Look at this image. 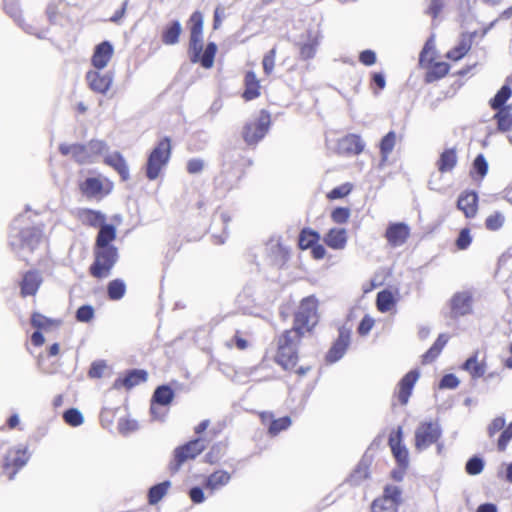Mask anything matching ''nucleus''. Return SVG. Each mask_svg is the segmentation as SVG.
Wrapping results in <instances>:
<instances>
[{"mask_svg":"<svg viewBox=\"0 0 512 512\" xmlns=\"http://www.w3.org/2000/svg\"><path fill=\"white\" fill-rule=\"evenodd\" d=\"M478 196L474 191L462 193L457 201V207L467 218H472L477 212Z\"/></svg>","mask_w":512,"mask_h":512,"instance_id":"19","label":"nucleus"},{"mask_svg":"<svg viewBox=\"0 0 512 512\" xmlns=\"http://www.w3.org/2000/svg\"><path fill=\"white\" fill-rule=\"evenodd\" d=\"M456 163L457 155L455 149H446L441 153L437 161L438 170L441 173L450 172L456 166Z\"/></svg>","mask_w":512,"mask_h":512,"instance_id":"27","label":"nucleus"},{"mask_svg":"<svg viewBox=\"0 0 512 512\" xmlns=\"http://www.w3.org/2000/svg\"><path fill=\"white\" fill-rule=\"evenodd\" d=\"M116 238V228L112 224L105 223L99 228L95 247L113 246L111 242Z\"/></svg>","mask_w":512,"mask_h":512,"instance_id":"26","label":"nucleus"},{"mask_svg":"<svg viewBox=\"0 0 512 512\" xmlns=\"http://www.w3.org/2000/svg\"><path fill=\"white\" fill-rule=\"evenodd\" d=\"M505 222V217L501 212H495L486 218L485 226L490 231L499 230Z\"/></svg>","mask_w":512,"mask_h":512,"instance_id":"49","label":"nucleus"},{"mask_svg":"<svg viewBox=\"0 0 512 512\" xmlns=\"http://www.w3.org/2000/svg\"><path fill=\"white\" fill-rule=\"evenodd\" d=\"M302 335L297 330H286L278 340L276 362L285 370L293 369L298 361V345Z\"/></svg>","mask_w":512,"mask_h":512,"instance_id":"3","label":"nucleus"},{"mask_svg":"<svg viewBox=\"0 0 512 512\" xmlns=\"http://www.w3.org/2000/svg\"><path fill=\"white\" fill-rule=\"evenodd\" d=\"M474 170L481 176L484 177L488 172V163L482 154H479L473 162Z\"/></svg>","mask_w":512,"mask_h":512,"instance_id":"58","label":"nucleus"},{"mask_svg":"<svg viewBox=\"0 0 512 512\" xmlns=\"http://www.w3.org/2000/svg\"><path fill=\"white\" fill-rule=\"evenodd\" d=\"M245 86L246 89L243 93V97L246 100H252L259 96V81L256 78V75L254 72L249 71L246 73L245 76Z\"/></svg>","mask_w":512,"mask_h":512,"instance_id":"30","label":"nucleus"},{"mask_svg":"<svg viewBox=\"0 0 512 512\" xmlns=\"http://www.w3.org/2000/svg\"><path fill=\"white\" fill-rule=\"evenodd\" d=\"M505 419L504 417H496L488 426V435L493 437L496 433L504 429Z\"/></svg>","mask_w":512,"mask_h":512,"instance_id":"60","label":"nucleus"},{"mask_svg":"<svg viewBox=\"0 0 512 512\" xmlns=\"http://www.w3.org/2000/svg\"><path fill=\"white\" fill-rule=\"evenodd\" d=\"M204 168V161L199 158L190 159L187 163V171L190 174L200 173Z\"/></svg>","mask_w":512,"mask_h":512,"instance_id":"62","label":"nucleus"},{"mask_svg":"<svg viewBox=\"0 0 512 512\" xmlns=\"http://www.w3.org/2000/svg\"><path fill=\"white\" fill-rule=\"evenodd\" d=\"M388 442L398 467L407 469L409 466V454L407 448L402 444L401 427H398L397 431L390 435Z\"/></svg>","mask_w":512,"mask_h":512,"instance_id":"11","label":"nucleus"},{"mask_svg":"<svg viewBox=\"0 0 512 512\" xmlns=\"http://www.w3.org/2000/svg\"><path fill=\"white\" fill-rule=\"evenodd\" d=\"M449 65L445 62L435 63L426 73V82L431 83L443 78L449 72Z\"/></svg>","mask_w":512,"mask_h":512,"instance_id":"35","label":"nucleus"},{"mask_svg":"<svg viewBox=\"0 0 512 512\" xmlns=\"http://www.w3.org/2000/svg\"><path fill=\"white\" fill-rule=\"evenodd\" d=\"M472 242V237L470 235V230L468 228H463L456 240V246L460 250L467 249Z\"/></svg>","mask_w":512,"mask_h":512,"instance_id":"52","label":"nucleus"},{"mask_svg":"<svg viewBox=\"0 0 512 512\" xmlns=\"http://www.w3.org/2000/svg\"><path fill=\"white\" fill-rule=\"evenodd\" d=\"M324 242L334 250H342L347 243V232L344 228H332L325 235Z\"/></svg>","mask_w":512,"mask_h":512,"instance_id":"22","label":"nucleus"},{"mask_svg":"<svg viewBox=\"0 0 512 512\" xmlns=\"http://www.w3.org/2000/svg\"><path fill=\"white\" fill-rule=\"evenodd\" d=\"M317 323V300L313 296L304 298L294 317V326L291 330H297L302 336L309 332Z\"/></svg>","mask_w":512,"mask_h":512,"instance_id":"5","label":"nucleus"},{"mask_svg":"<svg viewBox=\"0 0 512 512\" xmlns=\"http://www.w3.org/2000/svg\"><path fill=\"white\" fill-rule=\"evenodd\" d=\"M484 468L483 460L478 456H473L466 463V472L470 475H478Z\"/></svg>","mask_w":512,"mask_h":512,"instance_id":"50","label":"nucleus"},{"mask_svg":"<svg viewBox=\"0 0 512 512\" xmlns=\"http://www.w3.org/2000/svg\"><path fill=\"white\" fill-rule=\"evenodd\" d=\"M113 53L114 48L109 41H103L98 44L92 56L93 66L98 70L105 68L111 60Z\"/></svg>","mask_w":512,"mask_h":512,"instance_id":"15","label":"nucleus"},{"mask_svg":"<svg viewBox=\"0 0 512 512\" xmlns=\"http://www.w3.org/2000/svg\"><path fill=\"white\" fill-rule=\"evenodd\" d=\"M105 369L106 364L104 361H95L91 364L88 375L91 378H100L102 377Z\"/></svg>","mask_w":512,"mask_h":512,"instance_id":"59","label":"nucleus"},{"mask_svg":"<svg viewBox=\"0 0 512 512\" xmlns=\"http://www.w3.org/2000/svg\"><path fill=\"white\" fill-rule=\"evenodd\" d=\"M147 380V372L141 369H133L123 378H117L113 383L114 389L125 387L131 389L134 386Z\"/></svg>","mask_w":512,"mask_h":512,"instance_id":"17","label":"nucleus"},{"mask_svg":"<svg viewBox=\"0 0 512 512\" xmlns=\"http://www.w3.org/2000/svg\"><path fill=\"white\" fill-rule=\"evenodd\" d=\"M182 25L178 20L169 23L162 31L161 39L165 45H175L179 42Z\"/></svg>","mask_w":512,"mask_h":512,"instance_id":"25","label":"nucleus"},{"mask_svg":"<svg viewBox=\"0 0 512 512\" xmlns=\"http://www.w3.org/2000/svg\"><path fill=\"white\" fill-rule=\"evenodd\" d=\"M171 139L163 137L153 148L149 156L168 162L171 156Z\"/></svg>","mask_w":512,"mask_h":512,"instance_id":"29","label":"nucleus"},{"mask_svg":"<svg viewBox=\"0 0 512 512\" xmlns=\"http://www.w3.org/2000/svg\"><path fill=\"white\" fill-rule=\"evenodd\" d=\"M63 418L64 421L72 427H77L84 421L82 413L76 408L66 410L63 414Z\"/></svg>","mask_w":512,"mask_h":512,"instance_id":"47","label":"nucleus"},{"mask_svg":"<svg viewBox=\"0 0 512 512\" xmlns=\"http://www.w3.org/2000/svg\"><path fill=\"white\" fill-rule=\"evenodd\" d=\"M419 378V373L416 370L408 372L399 382L397 398L402 405H406L411 396L413 387Z\"/></svg>","mask_w":512,"mask_h":512,"instance_id":"16","label":"nucleus"},{"mask_svg":"<svg viewBox=\"0 0 512 512\" xmlns=\"http://www.w3.org/2000/svg\"><path fill=\"white\" fill-rule=\"evenodd\" d=\"M479 352L476 351L470 356L463 364L462 368L470 373L473 379L483 377L486 372V363L484 361H478Z\"/></svg>","mask_w":512,"mask_h":512,"instance_id":"24","label":"nucleus"},{"mask_svg":"<svg viewBox=\"0 0 512 512\" xmlns=\"http://www.w3.org/2000/svg\"><path fill=\"white\" fill-rule=\"evenodd\" d=\"M126 292V285L123 280L115 279L109 282L107 293L111 300L121 299Z\"/></svg>","mask_w":512,"mask_h":512,"instance_id":"40","label":"nucleus"},{"mask_svg":"<svg viewBox=\"0 0 512 512\" xmlns=\"http://www.w3.org/2000/svg\"><path fill=\"white\" fill-rule=\"evenodd\" d=\"M291 423V419L288 416L279 419H273L271 420L268 428L269 434L275 436L281 431L286 430L291 425Z\"/></svg>","mask_w":512,"mask_h":512,"instance_id":"46","label":"nucleus"},{"mask_svg":"<svg viewBox=\"0 0 512 512\" xmlns=\"http://www.w3.org/2000/svg\"><path fill=\"white\" fill-rule=\"evenodd\" d=\"M206 449V440L204 438H196L188 443L177 447L174 450V459L170 463V470L172 472H177L181 465L189 460L194 459L200 453H202Z\"/></svg>","mask_w":512,"mask_h":512,"instance_id":"6","label":"nucleus"},{"mask_svg":"<svg viewBox=\"0 0 512 512\" xmlns=\"http://www.w3.org/2000/svg\"><path fill=\"white\" fill-rule=\"evenodd\" d=\"M230 474L224 470H218L212 473L206 481V487L210 490H217L230 481Z\"/></svg>","mask_w":512,"mask_h":512,"instance_id":"32","label":"nucleus"},{"mask_svg":"<svg viewBox=\"0 0 512 512\" xmlns=\"http://www.w3.org/2000/svg\"><path fill=\"white\" fill-rule=\"evenodd\" d=\"M365 147L362 139L355 134H349L343 137L338 143V149L342 153L358 155Z\"/></svg>","mask_w":512,"mask_h":512,"instance_id":"20","label":"nucleus"},{"mask_svg":"<svg viewBox=\"0 0 512 512\" xmlns=\"http://www.w3.org/2000/svg\"><path fill=\"white\" fill-rule=\"evenodd\" d=\"M94 317V309L90 305H83L77 309L76 319L79 322L87 323Z\"/></svg>","mask_w":512,"mask_h":512,"instance_id":"53","label":"nucleus"},{"mask_svg":"<svg viewBox=\"0 0 512 512\" xmlns=\"http://www.w3.org/2000/svg\"><path fill=\"white\" fill-rule=\"evenodd\" d=\"M81 189L84 194L94 196L102 190V183L99 179L90 177L82 183Z\"/></svg>","mask_w":512,"mask_h":512,"instance_id":"45","label":"nucleus"},{"mask_svg":"<svg viewBox=\"0 0 512 512\" xmlns=\"http://www.w3.org/2000/svg\"><path fill=\"white\" fill-rule=\"evenodd\" d=\"M396 143V134L394 131L388 132L380 142V152L383 160H386L393 151Z\"/></svg>","mask_w":512,"mask_h":512,"instance_id":"43","label":"nucleus"},{"mask_svg":"<svg viewBox=\"0 0 512 512\" xmlns=\"http://www.w3.org/2000/svg\"><path fill=\"white\" fill-rule=\"evenodd\" d=\"M373 325L374 320L370 316L366 315L358 326V333L363 336L367 335L371 331Z\"/></svg>","mask_w":512,"mask_h":512,"instance_id":"61","label":"nucleus"},{"mask_svg":"<svg viewBox=\"0 0 512 512\" xmlns=\"http://www.w3.org/2000/svg\"><path fill=\"white\" fill-rule=\"evenodd\" d=\"M351 331L345 327L339 329V335L326 355L329 363H335L340 360L350 345Z\"/></svg>","mask_w":512,"mask_h":512,"instance_id":"10","label":"nucleus"},{"mask_svg":"<svg viewBox=\"0 0 512 512\" xmlns=\"http://www.w3.org/2000/svg\"><path fill=\"white\" fill-rule=\"evenodd\" d=\"M86 79L89 87L93 91L101 94H105L113 82V76L110 72L100 73L98 71H89L86 75Z\"/></svg>","mask_w":512,"mask_h":512,"instance_id":"13","label":"nucleus"},{"mask_svg":"<svg viewBox=\"0 0 512 512\" xmlns=\"http://www.w3.org/2000/svg\"><path fill=\"white\" fill-rule=\"evenodd\" d=\"M108 145L103 140H91L88 144H61L59 151L62 155H71L79 164L93 163L97 156L108 152Z\"/></svg>","mask_w":512,"mask_h":512,"instance_id":"2","label":"nucleus"},{"mask_svg":"<svg viewBox=\"0 0 512 512\" xmlns=\"http://www.w3.org/2000/svg\"><path fill=\"white\" fill-rule=\"evenodd\" d=\"M352 190V185L350 183H345L341 186L333 188L328 193V198L334 200V199H340L345 196H347Z\"/></svg>","mask_w":512,"mask_h":512,"instance_id":"54","label":"nucleus"},{"mask_svg":"<svg viewBox=\"0 0 512 512\" xmlns=\"http://www.w3.org/2000/svg\"><path fill=\"white\" fill-rule=\"evenodd\" d=\"M104 162L116 170L123 181L129 179V167L121 153L114 152L112 154H106Z\"/></svg>","mask_w":512,"mask_h":512,"instance_id":"21","label":"nucleus"},{"mask_svg":"<svg viewBox=\"0 0 512 512\" xmlns=\"http://www.w3.org/2000/svg\"><path fill=\"white\" fill-rule=\"evenodd\" d=\"M495 118L497 119L498 129L501 131H508L512 126V115L511 113L505 110H498L495 114Z\"/></svg>","mask_w":512,"mask_h":512,"instance_id":"48","label":"nucleus"},{"mask_svg":"<svg viewBox=\"0 0 512 512\" xmlns=\"http://www.w3.org/2000/svg\"><path fill=\"white\" fill-rule=\"evenodd\" d=\"M203 22V15L199 11L192 13L189 18L190 39L188 53L192 63L200 62L202 67L209 69L214 64L217 45L214 42H209L203 51Z\"/></svg>","mask_w":512,"mask_h":512,"instance_id":"1","label":"nucleus"},{"mask_svg":"<svg viewBox=\"0 0 512 512\" xmlns=\"http://www.w3.org/2000/svg\"><path fill=\"white\" fill-rule=\"evenodd\" d=\"M409 234L410 229L405 223H392L388 226L385 237L390 245L398 247L406 242Z\"/></svg>","mask_w":512,"mask_h":512,"instance_id":"14","label":"nucleus"},{"mask_svg":"<svg viewBox=\"0 0 512 512\" xmlns=\"http://www.w3.org/2000/svg\"><path fill=\"white\" fill-rule=\"evenodd\" d=\"M512 95V89L509 85H503L496 95L490 100V106L493 110H505L504 104Z\"/></svg>","mask_w":512,"mask_h":512,"instance_id":"34","label":"nucleus"},{"mask_svg":"<svg viewBox=\"0 0 512 512\" xmlns=\"http://www.w3.org/2000/svg\"><path fill=\"white\" fill-rule=\"evenodd\" d=\"M50 323V320L40 313H33L31 317V324L38 328H45Z\"/></svg>","mask_w":512,"mask_h":512,"instance_id":"64","label":"nucleus"},{"mask_svg":"<svg viewBox=\"0 0 512 512\" xmlns=\"http://www.w3.org/2000/svg\"><path fill=\"white\" fill-rule=\"evenodd\" d=\"M511 439H512V422L502 431V433L498 439L499 451H504Z\"/></svg>","mask_w":512,"mask_h":512,"instance_id":"55","label":"nucleus"},{"mask_svg":"<svg viewBox=\"0 0 512 512\" xmlns=\"http://www.w3.org/2000/svg\"><path fill=\"white\" fill-rule=\"evenodd\" d=\"M81 220L83 223L92 227H101L105 224L106 216L100 211L85 209L81 212Z\"/></svg>","mask_w":512,"mask_h":512,"instance_id":"33","label":"nucleus"},{"mask_svg":"<svg viewBox=\"0 0 512 512\" xmlns=\"http://www.w3.org/2000/svg\"><path fill=\"white\" fill-rule=\"evenodd\" d=\"M320 235L318 232L305 228L299 235V247L303 250L311 248L318 242Z\"/></svg>","mask_w":512,"mask_h":512,"instance_id":"37","label":"nucleus"},{"mask_svg":"<svg viewBox=\"0 0 512 512\" xmlns=\"http://www.w3.org/2000/svg\"><path fill=\"white\" fill-rule=\"evenodd\" d=\"M377 308L380 312H388L394 305L393 294L388 290L378 292L376 298Z\"/></svg>","mask_w":512,"mask_h":512,"instance_id":"39","label":"nucleus"},{"mask_svg":"<svg viewBox=\"0 0 512 512\" xmlns=\"http://www.w3.org/2000/svg\"><path fill=\"white\" fill-rule=\"evenodd\" d=\"M449 337L446 334H440L432 347L423 355V362L430 363L434 361L447 344Z\"/></svg>","mask_w":512,"mask_h":512,"instance_id":"31","label":"nucleus"},{"mask_svg":"<svg viewBox=\"0 0 512 512\" xmlns=\"http://www.w3.org/2000/svg\"><path fill=\"white\" fill-rule=\"evenodd\" d=\"M170 487L169 481H164L150 488L148 497L151 504H156L167 492Z\"/></svg>","mask_w":512,"mask_h":512,"instance_id":"44","label":"nucleus"},{"mask_svg":"<svg viewBox=\"0 0 512 512\" xmlns=\"http://www.w3.org/2000/svg\"><path fill=\"white\" fill-rule=\"evenodd\" d=\"M350 216V210L344 207L335 208L332 211L331 218L334 222L342 224L345 223Z\"/></svg>","mask_w":512,"mask_h":512,"instance_id":"56","label":"nucleus"},{"mask_svg":"<svg viewBox=\"0 0 512 512\" xmlns=\"http://www.w3.org/2000/svg\"><path fill=\"white\" fill-rule=\"evenodd\" d=\"M471 48L470 39L463 38L459 44L447 53V58L457 61L466 55Z\"/></svg>","mask_w":512,"mask_h":512,"instance_id":"42","label":"nucleus"},{"mask_svg":"<svg viewBox=\"0 0 512 512\" xmlns=\"http://www.w3.org/2000/svg\"><path fill=\"white\" fill-rule=\"evenodd\" d=\"M174 398V391L168 385H161L157 387L153 393L151 403L167 406Z\"/></svg>","mask_w":512,"mask_h":512,"instance_id":"28","label":"nucleus"},{"mask_svg":"<svg viewBox=\"0 0 512 512\" xmlns=\"http://www.w3.org/2000/svg\"><path fill=\"white\" fill-rule=\"evenodd\" d=\"M21 246L33 251L42 240V231L39 228L32 227L21 231Z\"/></svg>","mask_w":512,"mask_h":512,"instance_id":"23","label":"nucleus"},{"mask_svg":"<svg viewBox=\"0 0 512 512\" xmlns=\"http://www.w3.org/2000/svg\"><path fill=\"white\" fill-rule=\"evenodd\" d=\"M369 476V466L368 464L362 460L354 471L351 473L348 481L352 485H359L362 481L367 479Z\"/></svg>","mask_w":512,"mask_h":512,"instance_id":"38","label":"nucleus"},{"mask_svg":"<svg viewBox=\"0 0 512 512\" xmlns=\"http://www.w3.org/2000/svg\"><path fill=\"white\" fill-rule=\"evenodd\" d=\"M118 258V249L115 246L95 247L94 262L89 269L90 274L98 279L108 277Z\"/></svg>","mask_w":512,"mask_h":512,"instance_id":"4","label":"nucleus"},{"mask_svg":"<svg viewBox=\"0 0 512 512\" xmlns=\"http://www.w3.org/2000/svg\"><path fill=\"white\" fill-rule=\"evenodd\" d=\"M42 283V277L37 271H28L24 274L20 283L23 297L34 296Z\"/></svg>","mask_w":512,"mask_h":512,"instance_id":"18","label":"nucleus"},{"mask_svg":"<svg viewBox=\"0 0 512 512\" xmlns=\"http://www.w3.org/2000/svg\"><path fill=\"white\" fill-rule=\"evenodd\" d=\"M168 162H165L161 159H157L155 157L148 156L147 163H146V176L149 180H155L162 168L167 164Z\"/></svg>","mask_w":512,"mask_h":512,"instance_id":"36","label":"nucleus"},{"mask_svg":"<svg viewBox=\"0 0 512 512\" xmlns=\"http://www.w3.org/2000/svg\"><path fill=\"white\" fill-rule=\"evenodd\" d=\"M442 435V430L437 422H422L415 431V448L423 451L436 443Z\"/></svg>","mask_w":512,"mask_h":512,"instance_id":"7","label":"nucleus"},{"mask_svg":"<svg viewBox=\"0 0 512 512\" xmlns=\"http://www.w3.org/2000/svg\"><path fill=\"white\" fill-rule=\"evenodd\" d=\"M276 49L272 48L263 57L262 65L266 75H270L273 72L275 66Z\"/></svg>","mask_w":512,"mask_h":512,"instance_id":"51","label":"nucleus"},{"mask_svg":"<svg viewBox=\"0 0 512 512\" xmlns=\"http://www.w3.org/2000/svg\"><path fill=\"white\" fill-rule=\"evenodd\" d=\"M401 490L397 486H387L384 491V501L389 505L384 506L386 510L395 509V505L399 502Z\"/></svg>","mask_w":512,"mask_h":512,"instance_id":"41","label":"nucleus"},{"mask_svg":"<svg viewBox=\"0 0 512 512\" xmlns=\"http://www.w3.org/2000/svg\"><path fill=\"white\" fill-rule=\"evenodd\" d=\"M450 313L452 318L466 316L473 310V295L470 291L456 292L450 300Z\"/></svg>","mask_w":512,"mask_h":512,"instance_id":"9","label":"nucleus"},{"mask_svg":"<svg viewBox=\"0 0 512 512\" xmlns=\"http://www.w3.org/2000/svg\"><path fill=\"white\" fill-rule=\"evenodd\" d=\"M359 60L366 66H371L376 62V54L372 50H364L360 53Z\"/></svg>","mask_w":512,"mask_h":512,"instance_id":"63","label":"nucleus"},{"mask_svg":"<svg viewBox=\"0 0 512 512\" xmlns=\"http://www.w3.org/2000/svg\"><path fill=\"white\" fill-rule=\"evenodd\" d=\"M270 126V114L262 110L258 119L254 122H249L244 126L243 138L248 145H255L258 143L268 132Z\"/></svg>","mask_w":512,"mask_h":512,"instance_id":"8","label":"nucleus"},{"mask_svg":"<svg viewBox=\"0 0 512 512\" xmlns=\"http://www.w3.org/2000/svg\"><path fill=\"white\" fill-rule=\"evenodd\" d=\"M459 379L454 374H446L439 383L441 389H455L459 385Z\"/></svg>","mask_w":512,"mask_h":512,"instance_id":"57","label":"nucleus"},{"mask_svg":"<svg viewBox=\"0 0 512 512\" xmlns=\"http://www.w3.org/2000/svg\"><path fill=\"white\" fill-rule=\"evenodd\" d=\"M29 460V455L26 448L10 449L5 457V469L13 467L14 470L9 474V479L12 480L17 471L23 468Z\"/></svg>","mask_w":512,"mask_h":512,"instance_id":"12","label":"nucleus"}]
</instances>
